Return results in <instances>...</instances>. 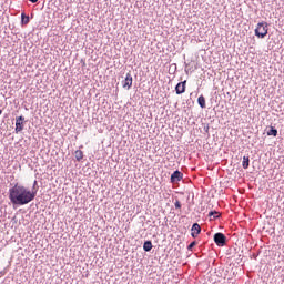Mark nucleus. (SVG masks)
<instances>
[{"label":"nucleus","mask_w":284,"mask_h":284,"mask_svg":"<svg viewBox=\"0 0 284 284\" xmlns=\"http://www.w3.org/2000/svg\"><path fill=\"white\" fill-rule=\"evenodd\" d=\"M144 252H150L152 250V241H146L143 244Z\"/></svg>","instance_id":"nucleus-11"},{"label":"nucleus","mask_w":284,"mask_h":284,"mask_svg":"<svg viewBox=\"0 0 284 284\" xmlns=\"http://www.w3.org/2000/svg\"><path fill=\"white\" fill-rule=\"evenodd\" d=\"M225 241H227V237H225V234L223 233H216L214 235V242L219 247H223L225 245Z\"/></svg>","instance_id":"nucleus-4"},{"label":"nucleus","mask_w":284,"mask_h":284,"mask_svg":"<svg viewBox=\"0 0 284 284\" xmlns=\"http://www.w3.org/2000/svg\"><path fill=\"white\" fill-rule=\"evenodd\" d=\"M132 82H133L132 74L126 73V77L122 82V88H124V90H130V88H132Z\"/></svg>","instance_id":"nucleus-5"},{"label":"nucleus","mask_w":284,"mask_h":284,"mask_svg":"<svg viewBox=\"0 0 284 284\" xmlns=\"http://www.w3.org/2000/svg\"><path fill=\"white\" fill-rule=\"evenodd\" d=\"M267 22H260L257 23L256 28H255V37H258V39H265V37H267Z\"/></svg>","instance_id":"nucleus-2"},{"label":"nucleus","mask_w":284,"mask_h":284,"mask_svg":"<svg viewBox=\"0 0 284 284\" xmlns=\"http://www.w3.org/2000/svg\"><path fill=\"white\" fill-rule=\"evenodd\" d=\"M197 103H199L200 108H205V97L200 95L197 98Z\"/></svg>","instance_id":"nucleus-14"},{"label":"nucleus","mask_w":284,"mask_h":284,"mask_svg":"<svg viewBox=\"0 0 284 284\" xmlns=\"http://www.w3.org/2000/svg\"><path fill=\"white\" fill-rule=\"evenodd\" d=\"M31 3H37L39 0H29Z\"/></svg>","instance_id":"nucleus-18"},{"label":"nucleus","mask_w":284,"mask_h":284,"mask_svg":"<svg viewBox=\"0 0 284 284\" xmlns=\"http://www.w3.org/2000/svg\"><path fill=\"white\" fill-rule=\"evenodd\" d=\"M191 232V236H193V239H196V236L201 234V225H199V223H194L192 225Z\"/></svg>","instance_id":"nucleus-6"},{"label":"nucleus","mask_w":284,"mask_h":284,"mask_svg":"<svg viewBox=\"0 0 284 284\" xmlns=\"http://www.w3.org/2000/svg\"><path fill=\"white\" fill-rule=\"evenodd\" d=\"M187 83L186 80H184L183 82H179L175 87V92L176 94H183L185 92V84Z\"/></svg>","instance_id":"nucleus-7"},{"label":"nucleus","mask_w":284,"mask_h":284,"mask_svg":"<svg viewBox=\"0 0 284 284\" xmlns=\"http://www.w3.org/2000/svg\"><path fill=\"white\" fill-rule=\"evenodd\" d=\"M194 245H196V242H192V243L187 246V250H192V247H194Z\"/></svg>","instance_id":"nucleus-17"},{"label":"nucleus","mask_w":284,"mask_h":284,"mask_svg":"<svg viewBox=\"0 0 284 284\" xmlns=\"http://www.w3.org/2000/svg\"><path fill=\"white\" fill-rule=\"evenodd\" d=\"M209 216H214L215 219H219L221 216V213L216 212V211H211L209 213Z\"/></svg>","instance_id":"nucleus-15"},{"label":"nucleus","mask_w":284,"mask_h":284,"mask_svg":"<svg viewBox=\"0 0 284 284\" xmlns=\"http://www.w3.org/2000/svg\"><path fill=\"white\" fill-rule=\"evenodd\" d=\"M175 207H176L178 210H181V202L176 201V202H175Z\"/></svg>","instance_id":"nucleus-16"},{"label":"nucleus","mask_w":284,"mask_h":284,"mask_svg":"<svg viewBox=\"0 0 284 284\" xmlns=\"http://www.w3.org/2000/svg\"><path fill=\"white\" fill-rule=\"evenodd\" d=\"M26 118L23 115H20L16 119V134H19V132H23Z\"/></svg>","instance_id":"nucleus-3"},{"label":"nucleus","mask_w":284,"mask_h":284,"mask_svg":"<svg viewBox=\"0 0 284 284\" xmlns=\"http://www.w3.org/2000/svg\"><path fill=\"white\" fill-rule=\"evenodd\" d=\"M21 21L23 26H28L30 23V17L26 16V13H21Z\"/></svg>","instance_id":"nucleus-10"},{"label":"nucleus","mask_w":284,"mask_h":284,"mask_svg":"<svg viewBox=\"0 0 284 284\" xmlns=\"http://www.w3.org/2000/svg\"><path fill=\"white\" fill-rule=\"evenodd\" d=\"M74 156H75L77 161H82V159H83V151L77 150L74 152Z\"/></svg>","instance_id":"nucleus-13"},{"label":"nucleus","mask_w":284,"mask_h":284,"mask_svg":"<svg viewBox=\"0 0 284 284\" xmlns=\"http://www.w3.org/2000/svg\"><path fill=\"white\" fill-rule=\"evenodd\" d=\"M36 196L37 193L23 185L16 184L9 190V200L13 205H28Z\"/></svg>","instance_id":"nucleus-1"},{"label":"nucleus","mask_w":284,"mask_h":284,"mask_svg":"<svg viewBox=\"0 0 284 284\" xmlns=\"http://www.w3.org/2000/svg\"><path fill=\"white\" fill-rule=\"evenodd\" d=\"M2 112H3V111H2V110H0V115L2 114Z\"/></svg>","instance_id":"nucleus-19"},{"label":"nucleus","mask_w":284,"mask_h":284,"mask_svg":"<svg viewBox=\"0 0 284 284\" xmlns=\"http://www.w3.org/2000/svg\"><path fill=\"white\" fill-rule=\"evenodd\" d=\"M242 166L244 168V170H247V168H250V156H243Z\"/></svg>","instance_id":"nucleus-9"},{"label":"nucleus","mask_w":284,"mask_h":284,"mask_svg":"<svg viewBox=\"0 0 284 284\" xmlns=\"http://www.w3.org/2000/svg\"><path fill=\"white\" fill-rule=\"evenodd\" d=\"M267 136H278V131L271 126L270 131H267Z\"/></svg>","instance_id":"nucleus-12"},{"label":"nucleus","mask_w":284,"mask_h":284,"mask_svg":"<svg viewBox=\"0 0 284 284\" xmlns=\"http://www.w3.org/2000/svg\"><path fill=\"white\" fill-rule=\"evenodd\" d=\"M183 180V173H181L180 171H175L172 175H171V183H176L179 181Z\"/></svg>","instance_id":"nucleus-8"}]
</instances>
